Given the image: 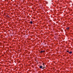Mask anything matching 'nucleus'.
Here are the masks:
<instances>
[{
	"label": "nucleus",
	"instance_id": "1",
	"mask_svg": "<svg viewBox=\"0 0 73 73\" xmlns=\"http://www.w3.org/2000/svg\"><path fill=\"white\" fill-rule=\"evenodd\" d=\"M42 68V66H40V69H41Z\"/></svg>",
	"mask_w": 73,
	"mask_h": 73
},
{
	"label": "nucleus",
	"instance_id": "2",
	"mask_svg": "<svg viewBox=\"0 0 73 73\" xmlns=\"http://www.w3.org/2000/svg\"><path fill=\"white\" fill-rule=\"evenodd\" d=\"M44 52V51H42L40 52V53H42V52Z\"/></svg>",
	"mask_w": 73,
	"mask_h": 73
},
{
	"label": "nucleus",
	"instance_id": "3",
	"mask_svg": "<svg viewBox=\"0 0 73 73\" xmlns=\"http://www.w3.org/2000/svg\"><path fill=\"white\" fill-rule=\"evenodd\" d=\"M66 29L67 30H68V29H69V27H67Z\"/></svg>",
	"mask_w": 73,
	"mask_h": 73
},
{
	"label": "nucleus",
	"instance_id": "4",
	"mask_svg": "<svg viewBox=\"0 0 73 73\" xmlns=\"http://www.w3.org/2000/svg\"><path fill=\"white\" fill-rule=\"evenodd\" d=\"M33 23V22H32V21H31L30 22V24H32Z\"/></svg>",
	"mask_w": 73,
	"mask_h": 73
},
{
	"label": "nucleus",
	"instance_id": "5",
	"mask_svg": "<svg viewBox=\"0 0 73 73\" xmlns=\"http://www.w3.org/2000/svg\"><path fill=\"white\" fill-rule=\"evenodd\" d=\"M69 53H70V54L72 53V51L70 52H69Z\"/></svg>",
	"mask_w": 73,
	"mask_h": 73
},
{
	"label": "nucleus",
	"instance_id": "6",
	"mask_svg": "<svg viewBox=\"0 0 73 73\" xmlns=\"http://www.w3.org/2000/svg\"><path fill=\"white\" fill-rule=\"evenodd\" d=\"M6 17H9V16H8V15H6Z\"/></svg>",
	"mask_w": 73,
	"mask_h": 73
},
{
	"label": "nucleus",
	"instance_id": "7",
	"mask_svg": "<svg viewBox=\"0 0 73 73\" xmlns=\"http://www.w3.org/2000/svg\"><path fill=\"white\" fill-rule=\"evenodd\" d=\"M67 52H68V53H69V51H67Z\"/></svg>",
	"mask_w": 73,
	"mask_h": 73
},
{
	"label": "nucleus",
	"instance_id": "8",
	"mask_svg": "<svg viewBox=\"0 0 73 73\" xmlns=\"http://www.w3.org/2000/svg\"><path fill=\"white\" fill-rule=\"evenodd\" d=\"M42 69H44V68H42Z\"/></svg>",
	"mask_w": 73,
	"mask_h": 73
}]
</instances>
